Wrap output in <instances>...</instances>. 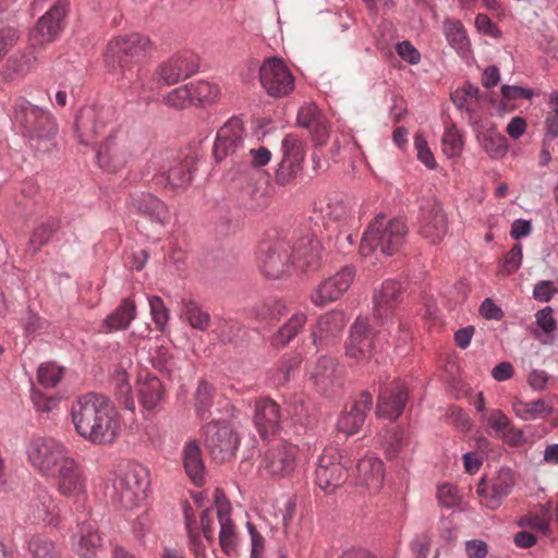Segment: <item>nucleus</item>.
I'll return each instance as SVG.
<instances>
[{
  "label": "nucleus",
  "instance_id": "5",
  "mask_svg": "<svg viewBox=\"0 0 558 558\" xmlns=\"http://www.w3.org/2000/svg\"><path fill=\"white\" fill-rule=\"evenodd\" d=\"M149 485L150 472L146 466L140 463L128 464L112 478L111 500L122 509H135L145 499Z\"/></svg>",
  "mask_w": 558,
  "mask_h": 558
},
{
  "label": "nucleus",
  "instance_id": "54",
  "mask_svg": "<svg viewBox=\"0 0 558 558\" xmlns=\"http://www.w3.org/2000/svg\"><path fill=\"white\" fill-rule=\"evenodd\" d=\"M64 368L56 363H44L38 367V380L46 388L56 387L63 377Z\"/></svg>",
  "mask_w": 558,
  "mask_h": 558
},
{
  "label": "nucleus",
  "instance_id": "45",
  "mask_svg": "<svg viewBox=\"0 0 558 558\" xmlns=\"http://www.w3.org/2000/svg\"><path fill=\"white\" fill-rule=\"evenodd\" d=\"M138 393L144 408L153 410L163 397V387L157 377H147L140 384Z\"/></svg>",
  "mask_w": 558,
  "mask_h": 558
},
{
  "label": "nucleus",
  "instance_id": "16",
  "mask_svg": "<svg viewBox=\"0 0 558 558\" xmlns=\"http://www.w3.org/2000/svg\"><path fill=\"white\" fill-rule=\"evenodd\" d=\"M310 380L320 395L331 397L342 388V368L328 355L318 357L307 367Z\"/></svg>",
  "mask_w": 558,
  "mask_h": 558
},
{
  "label": "nucleus",
  "instance_id": "34",
  "mask_svg": "<svg viewBox=\"0 0 558 558\" xmlns=\"http://www.w3.org/2000/svg\"><path fill=\"white\" fill-rule=\"evenodd\" d=\"M357 485L365 487L369 494L380 490L384 484V464L375 457H365L356 464Z\"/></svg>",
  "mask_w": 558,
  "mask_h": 558
},
{
  "label": "nucleus",
  "instance_id": "59",
  "mask_svg": "<svg viewBox=\"0 0 558 558\" xmlns=\"http://www.w3.org/2000/svg\"><path fill=\"white\" fill-rule=\"evenodd\" d=\"M522 245L515 244L509 252H507L504 259L499 264L504 275L508 276L514 274L522 264Z\"/></svg>",
  "mask_w": 558,
  "mask_h": 558
},
{
  "label": "nucleus",
  "instance_id": "19",
  "mask_svg": "<svg viewBox=\"0 0 558 558\" xmlns=\"http://www.w3.org/2000/svg\"><path fill=\"white\" fill-rule=\"evenodd\" d=\"M355 268L347 265L333 276L322 281L311 294V302L319 307L336 302L349 290L355 278Z\"/></svg>",
  "mask_w": 558,
  "mask_h": 558
},
{
  "label": "nucleus",
  "instance_id": "47",
  "mask_svg": "<svg viewBox=\"0 0 558 558\" xmlns=\"http://www.w3.org/2000/svg\"><path fill=\"white\" fill-rule=\"evenodd\" d=\"M254 316L260 322L279 320L288 314L287 304L281 300H265L253 307Z\"/></svg>",
  "mask_w": 558,
  "mask_h": 558
},
{
  "label": "nucleus",
  "instance_id": "55",
  "mask_svg": "<svg viewBox=\"0 0 558 558\" xmlns=\"http://www.w3.org/2000/svg\"><path fill=\"white\" fill-rule=\"evenodd\" d=\"M165 102L167 106L175 109H183L193 105L191 86L186 84L174 88L165 96Z\"/></svg>",
  "mask_w": 558,
  "mask_h": 558
},
{
  "label": "nucleus",
  "instance_id": "12",
  "mask_svg": "<svg viewBox=\"0 0 558 558\" xmlns=\"http://www.w3.org/2000/svg\"><path fill=\"white\" fill-rule=\"evenodd\" d=\"M205 446L213 459L230 460L236 452L240 438L233 426L227 421H213L205 425Z\"/></svg>",
  "mask_w": 558,
  "mask_h": 558
},
{
  "label": "nucleus",
  "instance_id": "48",
  "mask_svg": "<svg viewBox=\"0 0 558 558\" xmlns=\"http://www.w3.org/2000/svg\"><path fill=\"white\" fill-rule=\"evenodd\" d=\"M481 145L493 159L502 158L508 151L507 138L494 130L487 131L482 135Z\"/></svg>",
  "mask_w": 558,
  "mask_h": 558
},
{
  "label": "nucleus",
  "instance_id": "27",
  "mask_svg": "<svg viewBox=\"0 0 558 558\" xmlns=\"http://www.w3.org/2000/svg\"><path fill=\"white\" fill-rule=\"evenodd\" d=\"M280 405L269 398H260L254 407V425L259 435L266 439L276 435L281 428Z\"/></svg>",
  "mask_w": 558,
  "mask_h": 558
},
{
  "label": "nucleus",
  "instance_id": "24",
  "mask_svg": "<svg viewBox=\"0 0 558 558\" xmlns=\"http://www.w3.org/2000/svg\"><path fill=\"white\" fill-rule=\"evenodd\" d=\"M409 399L405 385L400 380L386 384L379 390L377 399V415L379 417L396 421L404 411Z\"/></svg>",
  "mask_w": 558,
  "mask_h": 558
},
{
  "label": "nucleus",
  "instance_id": "62",
  "mask_svg": "<svg viewBox=\"0 0 558 558\" xmlns=\"http://www.w3.org/2000/svg\"><path fill=\"white\" fill-rule=\"evenodd\" d=\"M408 445L407 436L403 432H393L387 439L385 446L386 457L388 459L397 458L402 451L403 447Z\"/></svg>",
  "mask_w": 558,
  "mask_h": 558
},
{
  "label": "nucleus",
  "instance_id": "41",
  "mask_svg": "<svg viewBox=\"0 0 558 558\" xmlns=\"http://www.w3.org/2000/svg\"><path fill=\"white\" fill-rule=\"evenodd\" d=\"M33 514L38 521L46 524H53L58 514V505L52 495L44 487L36 493V500L33 504Z\"/></svg>",
  "mask_w": 558,
  "mask_h": 558
},
{
  "label": "nucleus",
  "instance_id": "29",
  "mask_svg": "<svg viewBox=\"0 0 558 558\" xmlns=\"http://www.w3.org/2000/svg\"><path fill=\"white\" fill-rule=\"evenodd\" d=\"M450 98L462 118L466 119L469 123L476 124L480 121L483 100L478 87L465 83L462 87L453 90Z\"/></svg>",
  "mask_w": 558,
  "mask_h": 558
},
{
  "label": "nucleus",
  "instance_id": "46",
  "mask_svg": "<svg viewBox=\"0 0 558 558\" xmlns=\"http://www.w3.org/2000/svg\"><path fill=\"white\" fill-rule=\"evenodd\" d=\"M214 396L215 387L206 380H201L194 395V408L202 420H207L211 415Z\"/></svg>",
  "mask_w": 558,
  "mask_h": 558
},
{
  "label": "nucleus",
  "instance_id": "25",
  "mask_svg": "<svg viewBox=\"0 0 558 558\" xmlns=\"http://www.w3.org/2000/svg\"><path fill=\"white\" fill-rule=\"evenodd\" d=\"M198 65V58L194 54L173 56L157 68L156 75L163 84L173 85L195 74Z\"/></svg>",
  "mask_w": 558,
  "mask_h": 558
},
{
  "label": "nucleus",
  "instance_id": "4",
  "mask_svg": "<svg viewBox=\"0 0 558 558\" xmlns=\"http://www.w3.org/2000/svg\"><path fill=\"white\" fill-rule=\"evenodd\" d=\"M192 163L175 151H159L147 161L141 178L173 191L185 189L192 181Z\"/></svg>",
  "mask_w": 558,
  "mask_h": 558
},
{
  "label": "nucleus",
  "instance_id": "43",
  "mask_svg": "<svg viewBox=\"0 0 558 558\" xmlns=\"http://www.w3.org/2000/svg\"><path fill=\"white\" fill-rule=\"evenodd\" d=\"M27 550L32 558H62V548L44 535L32 536L27 544Z\"/></svg>",
  "mask_w": 558,
  "mask_h": 558
},
{
  "label": "nucleus",
  "instance_id": "57",
  "mask_svg": "<svg viewBox=\"0 0 558 558\" xmlns=\"http://www.w3.org/2000/svg\"><path fill=\"white\" fill-rule=\"evenodd\" d=\"M487 427L494 430L496 436H500L511 423L510 418L499 409H492L482 418Z\"/></svg>",
  "mask_w": 558,
  "mask_h": 558
},
{
  "label": "nucleus",
  "instance_id": "6",
  "mask_svg": "<svg viewBox=\"0 0 558 558\" xmlns=\"http://www.w3.org/2000/svg\"><path fill=\"white\" fill-rule=\"evenodd\" d=\"M256 264L267 279H279L291 268L290 243L277 230L267 231L255 252Z\"/></svg>",
  "mask_w": 558,
  "mask_h": 558
},
{
  "label": "nucleus",
  "instance_id": "26",
  "mask_svg": "<svg viewBox=\"0 0 558 558\" xmlns=\"http://www.w3.org/2000/svg\"><path fill=\"white\" fill-rule=\"evenodd\" d=\"M126 206L131 211L160 226H166L170 218L168 206L150 193L131 194L126 201Z\"/></svg>",
  "mask_w": 558,
  "mask_h": 558
},
{
  "label": "nucleus",
  "instance_id": "18",
  "mask_svg": "<svg viewBox=\"0 0 558 558\" xmlns=\"http://www.w3.org/2000/svg\"><path fill=\"white\" fill-rule=\"evenodd\" d=\"M68 11L66 0H59L37 22L31 31L29 43L33 47H40L53 41L61 33Z\"/></svg>",
  "mask_w": 558,
  "mask_h": 558
},
{
  "label": "nucleus",
  "instance_id": "2",
  "mask_svg": "<svg viewBox=\"0 0 558 558\" xmlns=\"http://www.w3.org/2000/svg\"><path fill=\"white\" fill-rule=\"evenodd\" d=\"M13 108V124L28 144L37 150H49L58 133V124L52 113L24 97L16 99Z\"/></svg>",
  "mask_w": 558,
  "mask_h": 558
},
{
  "label": "nucleus",
  "instance_id": "3",
  "mask_svg": "<svg viewBox=\"0 0 558 558\" xmlns=\"http://www.w3.org/2000/svg\"><path fill=\"white\" fill-rule=\"evenodd\" d=\"M408 234V226L402 218L388 219L378 214L364 231L360 253L363 256H391L403 245Z\"/></svg>",
  "mask_w": 558,
  "mask_h": 558
},
{
  "label": "nucleus",
  "instance_id": "32",
  "mask_svg": "<svg viewBox=\"0 0 558 558\" xmlns=\"http://www.w3.org/2000/svg\"><path fill=\"white\" fill-rule=\"evenodd\" d=\"M296 124L307 129L319 145H324L329 137V123L315 104H305L299 109Z\"/></svg>",
  "mask_w": 558,
  "mask_h": 558
},
{
  "label": "nucleus",
  "instance_id": "56",
  "mask_svg": "<svg viewBox=\"0 0 558 558\" xmlns=\"http://www.w3.org/2000/svg\"><path fill=\"white\" fill-rule=\"evenodd\" d=\"M221 342H233L243 332V327L236 322L219 319L215 329Z\"/></svg>",
  "mask_w": 558,
  "mask_h": 558
},
{
  "label": "nucleus",
  "instance_id": "40",
  "mask_svg": "<svg viewBox=\"0 0 558 558\" xmlns=\"http://www.w3.org/2000/svg\"><path fill=\"white\" fill-rule=\"evenodd\" d=\"M307 315L304 312L294 313L269 339L275 348H283L290 343L304 328Z\"/></svg>",
  "mask_w": 558,
  "mask_h": 558
},
{
  "label": "nucleus",
  "instance_id": "21",
  "mask_svg": "<svg viewBox=\"0 0 558 558\" xmlns=\"http://www.w3.org/2000/svg\"><path fill=\"white\" fill-rule=\"evenodd\" d=\"M514 486V475L511 469L501 468L496 475L486 482L482 478L477 485L476 493L482 502L489 509L500 507L502 500L511 493Z\"/></svg>",
  "mask_w": 558,
  "mask_h": 558
},
{
  "label": "nucleus",
  "instance_id": "28",
  "mask_svg": "<svg viewBox=\"0 0 558 558\" xmlns=\"http://www.w3.org/2000/svg\"><path fill=\"white\" fill-rule=\"evenodd\" d=\"M322 264V244L313 235L299 239L291 248V267L295 266L302 271H316Z\"/></svg>",
  "mask_w": 558,
  "mask_h": 558
},
{
  "label": "nucleus",
  "instance_id": "20",
  "mask_svg": "<svg viewBox=\"0 0 558 558\" xmlns=\"http://www.w3.org/2000/svg\"><path fill=\"white\" fill-rule=\"evenodd\" d=\"M345 354L356 364L367 363L374 356V333L366 317L359 316L351 326Z\"/></svg>",
  "mask_w": 558,
  "mask_h": 558
},
{
  "label": "nucleus",
  "instance_id": "23",
  "mask_svg": "<svg viewBox=\"0 0 558 558\" xmlns=\"http://www.w3.org/2000/svg\"><path fill=\"white\" fill-rule=\"evenodd\" d=\"M404 292L402 282L388 279L381 283L380 289L373 295L374 319L381 326L392 322L396 304L401 302Z\"/></svg>",
  "mask_w": 558,
  "mask_h": 558
},
{
  "label": "nucleus",
  "instance_id": "44",
  "mask_svg": "<svg viewBox=\"0 0 558 558\" xmlns=\"http://www.w3.org/2000/svg\"><path fill=\"white\" fill-rule=\"evenodd\" d=\"M181 316L193 329L206 330L210 325V315L204 311L197 302L193 300H183Z\"/></svg>",
  "mask_w": 558,
  "mask_h": 558
},
{
  "label": "nucleus",
  "instance_id": "53",
  "mask_svg": "<svg viewBox=\"0 0 558 558\" xmlns=\"http://www.w3.org/2000/svg\"><path fill=\"white\" fill-rule=\"evenodd\" d=\"M150 362L156 369L165 372L169 375L178 368L177 360L173 353L169 348L163 345L157 347L150 353Z\"/></svg>",
  "mask_w": 558,
  "mask_h": 558
},
{
  "label": "nucleus",
  "instance_id": "63",
  "mask_svg": "<svg viewBox=\"0 0 558 558\" xmlns=\"http://www.w3.org/2000/svg\"><path fill=\"white\" fill-rule=\"evenodd\" d=\"M301 168L302 166H296L293 162L280 161L276 171L277 183L280 185H287L291 183L295 179Z\"/></svg>",
  "mask_w": 558,
  "mask_h": 558
},
{
  "label": "nucleus",
  "instance_id": "42",
  "mask_svg": "<svg viewBox=\"0 0 558 558\" xmlns=\"http://www.w3.org/2000/svg\"><path fill=\"white\" fill-rule=\"evenodd\" d=\"M512 409L515 415L524 421L545 418L553 412V407L544 399H537L530 402L518 399L512 403Z\"/></svg>",
  "mask_w": 558,
  "mask_h": 558
},
{
  "label": "nucleus",
  "instance_id": "9",
  "mask_svg": "<svg viewBox=\"0 0 558 558\" xmlns=\"http://www.w3.org/2000/svg\"><path fill=\"white\" fill-rule=\"evenodd\" d=\"M26 453L31 465L46 478L70 456L61 441L44 436L32 438L26 447Z\"/></svg>",
  "mask_w": 558,
  "mask_h": 558
},
{
  "label": "nucleus",
  "instance_id": "49",
  "mask_svg": "<svg viewBox=\"0 0 558 558\" xmlns=\"http://www.w3.org/2000/svg\"><path fill=\"white\" fill-rule=\"evenodd\" d=\"M282 159L281 161L293 162L302 166L305 150L302 140L295 134H287L281 142Z\"/></svg>",
  "mask_w": 558,
  "mask_h": 558
},
{
  "label": "nucleus",
  "instance_id": "61",
  "mask_svg": "<svg viewBox=\"0 0 558 558\" xmlns=\"http://www.w3.org/2000/svg\"><path fill=\"white\" fill-rule=\"evenodd\" d=\"M32 402L38 413L49 414L57 410L59 400L53 397H48L40 391L34 390L32 392Z\"/></svg>",
  "mask_w": 558,
  "mask_h": 558
},
{
  "label": "nucleus",
  "instance_id": "58",
  "mask_svg": "<svg viewBox=\"0 0 558 558\" xmlns=\"http://www.w3.org/2000/svg\"><path fill=\"white\" fill-rule=\"evenodd\" d=\"M301 363L302 356L300 354L283 357L278 369V383L281 385L288 383L294 376Z\"/></svg>",
  "mask_w": 558,
  "mask_h": 558
},
{
  "label": "nucleus",
  "instance_id": "22",
  "mask_svg": "<svg viewBox=\"0 0 558 558\" xmlns=\"http://www.w3.org/2000/svg\"><path fill=\"white\" fill-rule=\"evenodd\" d=\"M113 112L110 108H97L95 106L82 108L75 118V131L80 143L88 145L90 140L98 134L112 120Z\"/></svg>",
  "mask_w": 558,
  "mask_h": 558
},
{
  "label": "nucleus",
  "instance_id": "17",
  "mask_svg": "<svg viewBox=\"0 0 558 558\" xmlns=\"http://www.w3.org/2000/svg\"><path fill=\"white\" fill-rule=\"evenodd\" d=\"M244 151V128L242 121L230 118L217 132L213 155L220 163L230 157L232 160Z\"/></svg>",
  "mask_w": 558,
  "mask_h": 558
},
{
  "label": "nucleus",
  "instance_id": "7",
  "mask_svg": "<svg viewBox=\"0 0 558 558\" xmlns=\"http://www.w3.org/2000/svg\"><path fill=\"white\" fill-rule=\"evenodd\" d=\"M150 48L149 38L143 34L119 35L108 43L105 57L114 71L123 78H129L128 71L142 60Z\"/></svg>",
  "mask_w": 558,
  "mask_h": 558
},
{
  "label": "nucleus",
  "instance_id": "39",
  "mask_svg": "<svg viewBox=\"0 0 558 558\" xmlns=\"http://www.w3.org/2000/svg\"><path fill=\"white\" fill-rule=\"evenodd\" d=\"M60 226L61 221L57 217H47L38 222L27 242V252L36 254L40 251L43 246L49 243Z\"/></svg>",
  "mask_w": 558,
  "mask_h": 558
},
{
  "label": "nucleus",
  "instance_id": "52",
  "mask_svg": "<svg viewBox=\"0 0 558 558\" xmlns=\"http://www.w3.org/2000/svg\"><path fill=\"white\" fill-rule=\"evenodd\" d=\"M441 147L448 158H454L461 154L463 137L460 130L454 124L446 129L441 140Z\"/></svg>",
  "mask_w": 558,
  "mask_h": 558
},
{
  "label": "nucleus",
  "instance_id": "8",
  "mask_svg": "<svg viewBox=\"0 0 558 558\" xmlns=\"http://www.w3.org/2000/svg\"><path fill=\"white\" fill-rule=\"evenodd\" d=\"M137 146L129 131H112L97 150V162L108 172L122 170L136 155Z\"/></svg>",
  "mask_w": 558,
  "mask_h": 558
},
{
  "label": "nucleus",
  "instance_id": "30",
  "mask_svg": "<svg viewBox=\"0 0 558 558\" xmlns=\"http://www.w3.org/2000/svg\"><path fill=\"white\" fill-rule=\"evenodd\" d=\"M347 323V316L342 311L325 313L317 319L316 327L312 330L313 344L319 349L338 338Z\"/></svg>",
  "mask_w": 558,
  "mask_h": 558
},
{
  "label": "nucleus",
  "instance_id": "11",
  "mask_svg": "<svg viewBox=\"0 0 558 558\" xmlns=\"http://www.w3.org/2000/svg\"><path fill=\"white\" fill-rule=\"evenodd\" d=\"M258 74L262 87L270 97H287L295 87V77L280 57L266 58L259 66Z\"/></svg>",
  "mask_w": 558,
  "mask_h": 558
},
{
  "label": "nucleus",
  "instance_id": "36",
  "mask_svg": "<svg viewBox=\"0 0 558 558\" xmlns=\"http://www.w3.org/2000/svg\"><path fill=\"white\" fill-rule=\"evenodd\" d=\"M72 547L81 558H96L101 547V538L96 527L90 523H82L72 536Z\"/></svg>",
  "mask_w": 558,
  "mask_h": 558
},
{
  "label": "nucleus",
  "instance_id": "64",
  "mask_svg": "<svg viewBox=\"0 0 558 558\" xmlns=\"http://www.w3.org/2000/svg\"><path fill=\"white\" fill-rule=\"evenodd\" d=\"M536 323L538 327L546 335H553L557 329V322L553 316V308L550 306H546L535 314Z\"/></svg>",
  "mask_w": 558,
  "mask_h": 558
},
{
  "label": "nucleus",
  "instance_id": "1",
  "mask_svg": "<svg viewBox=\"0 0 558 558\" xmlns=\"http://www.w3.org/2000/svg\"><path fill=\"white\" fill-rule=\"evenodd\" d=\"M71 418L76 433L97 445L111 444L120 429V423L110 400L96 392L85 393L72 403Z\"/></svg>",
  "mask_w": 558,
  "mask_h": 558
},
{
  "label": "nucleus",
  "instance_id": "37",
  "mask_svg": "<svg viewBox=\"0 0 558 558\" xmlns=\"http://www.w3.org/2000/svg\"><path fill=\"white\" fill-rule=\"evenodd\" d=\"M442 33L447 44L461 57L469 58L472 48L466 29L461 21L447 17L442 22Z\"/></svg>",
  "mask_w": 558,
  "mask_h": 558
},
{
  "label": "nucleus",
  "instance_id": "51",
  "mask_svg": "<svg viewBox=\"0 0 558 558\" xmlns=\"http://www.w3.org/2000/svg\"><path fill=\"white\" fill-rule=\"evenodd\" d=\"M193 105L213 102L219 95V87L206 81L190 83Z\"/></svg>",
  "mask_w": 558,
  "mask_h": 558
},
{
  "label": "nucleus",
  "instance_id": "15",
  "mask_svg": "<svg viewBox=\"0 0 558 558\" xmlns=\"http://www.w3.org/2000/svg\"><path fill=\"white\" fill-rule=\"evenodd\" d=\"M418 233L430 244L440 243L448 233V219L440 203L424 199L420 205Z\"/></svg>",
  "mask_w": 558,
  "mask_h": 558
},
{
  "label": "nucleus",
  "instance_id": "38",
  "mask_svg": "<svg viewBox=\"0 0 558 558\" xmlns=\"http://www.w3.org/2000/svg\"><path fill=\"white\" fill-rule=\"evenodd\" d=\"M136 317V305L134 300L125 298L104 320V328L107 332L126 329Z\"/></svg>",
  "mask_w": 558,
  "mask_h": 558
},
{
  "label": "nucleus",
  "instance_id": "50",
  "mask_svg": "<svg viewBox=\"0 0 558 558\" xmlns=\"http://www.w3.org/2000/svg\"><path fill=\"white\" fill-rule=\"evenodd\" d=\"M112 385L121 405L126 410L134 411L135 403L126 372L118 371L112 379Z\"/></svg>",
  "mask_w": 558,
  "mask_h": 558
},
{
  "label": "nucleus",
  "instance_id": "31",
  "mask_svg": "<svg viewBox=\"0 0 558 558\" xmlns=\"http://www.w3.org/2000/svg\"><path fill=\"white\" fill-rule=\"evenodd\" d=\"M373 407V397L368 391L361 392L350 411L343 413L337 423L338 430L345 436L354 435L363 426L366 414Z\"/></svg>",
  "mask_w": 558,
  "mask_h": 558
},
{
  "label": "nucleus",
  "instance_id": "13",
  "mask_svg": "<svg viewBox=\"0 0 558 558\" xmlns=\"http://www.w3.org/2000/svg\"><path fill=\"white\" fill-rule=\"evenodd\" d=\"M48 478L56 482L58 493L75 500L87 494V480L82 465L71 456Z\"/></svg>",
  "mask_w": 558,
  "mask_h": 558
},
{
  "label": "nucleus",
  "instance_id": "35",
  "mask_svg": "<svg viewBox=\"0 0 558 558\" xmlns=\"http://www.w3.org/2000/svg\"><path fill=\"white\" fill-rule=\"evenodd\" d=\"M184 471L194 485L201 486L205 481L206 468L202 449L196 440L187 441L181 451Z\"/></svg>",
  "mask_w": 558,
  "mask_h": 558
},
{
  "label": "nucleus",
  "instance_id": "10",
  "mask_svg": "<svg viewBox=\"0 0 558 558\" xmlns=\"http://www.w3.org/2000/svg\"><path fill=\"white\" fill-rule=\"evenodd\" d=\"M348 460L335 447L325 448L318 458L315 482L327 495L333 494L349 477Z\"/></svg>",
  "mask_w": 558,
  "mask_h": 558
},
{
  "label": "nucleus",
  "instance_id": "33",
  "mask_svg": "<svg viewBox=\"0 0 558 558\" xmlns=\"http://www.w3.org/2000/svg\"><path fill=\"white\" fill-rule=\"evenodd\" d=\"M216 517L220 525L219 544L221 550L227 556H231L235 553L238 546V535L230 518L231 506L223 496L216 497Z\"/></svg>",
  "mask_w": 558,
  "mask_h": 558
},
{
  "label": "nucleus",
  "instance_id": "14",
  "mask_svg": "<svg viewBox=\"0 0 558 558\" xmlns=\"http://www.w3.org/2000/svg\"><path fill=\"white\" fill-rule=\"evenodd\" d=\"M298 446L280 441L270 447L263 456L259 464L262 475L272 477H287L291 475L296 466Z\"/></svg>",
  "mask_w": 558,
  "mask_h": 558
},
{
  "label": "nucleus",
  "instance_id": "60",
  "mask_svg": "<svg viewBox=\"0 0 558 558\" xmlns=\"http://www.w3.org/2000/svg\"><path fill=\"white\" fill-rule=\"evenodd\" d=\"M150 314L159 330H163L168 319L169 313L166 308L163 301L159 296L149 299Z\"/></svg>",
  "mask_w": 558,
  "mask_h": 558
}]
</instances>
